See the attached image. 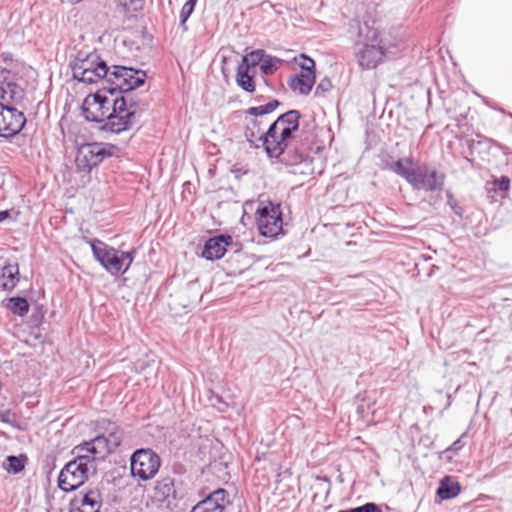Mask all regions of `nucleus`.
Returning <instances> with one entry per match:
<instances>
[{
  "label": "nucleus",
  "instance_id": "obj_4",
  "mask_svg": "<svg viewBox=\"0 0 512 512\" xmlns=\"http://www.w3.org/2000/svg\"><path fill=\"white\" fill-rule=\"evenodd\" d=\"M118 95L111 96L96 92L94 99L99 102L101 106L108 104L107 110L102 112L101 115H89V111L85 110L84 114L87 120L101 123L104 122L102 129L112 133L119 134L123 131L131 129L135 123V108L134 104L127 105V99L123 93L117 92Z\"/></svg>",
  "mask_w": 512,
  "mask_h": 512
},
{
  "label": "nucleus",
  "instance_id": "obj_20",
  "mask_svg": "<svg viewBox=\"0 0 512 512\" xmlns=\"http://www.w3.org/2000/svg\"><path fill=\"white\" fill-rule=\"evenodd\" d=\"M315 83V73L294 74L287 80L289 88L298 94L308 95Z\"/></svg>",
  "mask_w": 512,
  "mask_h": 512
},
{
  "label": "nucleus",
  "instance_id": "obj_36",
  "mask_svg": "<svg viewBox=\"0 0 512 512\" xmlns=\"http://www.w3.org/2000/svg\"><path fill=\"white\" fill-rule=\"evenodd\" d=\"M144 0H118L127 10L138 11L142 9Z\"/></svg>",
  "mask_w": 512,
  "mask_h": 512
},
{
  "label": "nucleus",
  "instance_id": "obj_6",
  "mask_svg": "<svg viewBox=\"0 0 512 512\" xmlns=\"http://www.w3.org/2000/svg\"><path fill=\"white\" fill-rule=\"evenodd\" d=\"M90 246L94 258L113 276L126 273L136 254L135 249L119 251L99 239H93Z\"/></svg>",
  "mask_w": 512,
  "mask_h": 512
},
{
  "label": "nucleus",
  "instance_id": "obj_40",
  "mask_svg": "<svg viewBox=\"0 0 512 512\" xmlns=\"http://www.w3.org/2000/svg\"><path fill=\"white\" fill-rule=\"evenodd\" d=\"M10 217V211L9 210H2L0 211V223L5 221Z\"/></svg>",
  "mask_w": 512,
  "mask_h": 512
},
{
  "label": "nucleus",
  "instance_id": "obj_14",
  "mask_svg": "<svg viewBox=\"0 0 512 512\" xmlns=\"http://www.w3.org/2000/svg\"><path fill=\"white\" fill-rule=\"evenodd\" d=\"M230 505L231 499L228 491L218 488L209 492L192 507L190 512H225Z\"/></svg>",
  "mask_w": 512,
  "mask_h": 512
},
{
  "label": "nucleus",
  "instance_id": "obj_33",
  "mask_svg": "<svg viewBox=\"0 0 512 512\" xmlns=\"http://www.w3.org/2000/svg\"><path fill=\"white\" fill-rule=\"evenodd\" d=\"M338 512H382V510L377 504L373 502H367L364 505L346 510H340Z\"/></svg>",
  "mask_w": 512,
  "mask_h": 512
},
{
  "label": "nucleus",
  "instance_id": "obj_25",
  "mask_svg": "<svg viewBox=\"0 0 512 512\" xmlns=\"http://www.w3.org/2000/svg\"><path fill=\"white\" fill-rule=\"evenodd\" d=\"M266 53L262 49L251 51L250 53L246 54L243 58L241 63L238 65V67H245L248 70H251L255 68L256 66H260Z\"/></svg>",
  "mask_w": 512,
  "mask_h": 512
},
{
  "label": "nucleus",
  "instance_id": "obj_15",
  "mask_svg": "<svg viewBox=\"0 0 512 512\" xmlns=\"http://www.w3.org/2000/svg\"><path fill=\"white\" fill-rule=\"evenodd\" d=\"M102 496L97 488L80 492L69 502V512H99Z\"/></svg>",
  "mask_w": 512,
  "mask_h": 512
},
{
  "label": "nucleus",
  "instance_id": "obj_41",
  "mask_svg": "<svg viewBox=\"0 0 512 512\" xmlns=\"http://www.w3.org/2000/svg\"><path fill=\"white\" fill-rule=\"evenodd\" d=\"M5 170L3 168H0V190L2 189V187L4 186L5 184Z\"/></svg>",
  "mask_w": 512,
  "mask_h": 512
},
{
  "label": "nucleus",
  "instance_id": "obj_27",
  "mask_svg": "<svg viewBox=\"0 0 512 512\" xmlns=\"http://www.w3.org/2000/svg\"><path fill=\"white\" fill-rule=\"evenodd\" d=\"M104 434L107 436L110 447L115 451L123 440V431L115 423L108 422V427L105 428Z\"/></svg>",
  "mask_w": 512,
  "mask_h": 512
},
{
  "label": "nucleus",
  "instance_id": "obj_32",
  "mask_svg": "<svg viewBox=\"0 0 512 512\" xmlns=\"http://www.w3.org/2000/svg\"><path fill=\"white\" fill-rule=\"evenodd\" d=\"M492 186L495 192H500L501 196L504 197V194L509 190L510 179L507 176H501L492 182Z\"/></svg>",
  "mask_w": 512,
  "mask_h": 512
},
{
  "label": "nucleus",
  "instance_id": "obj_39",
  "mask_svg": "<svg viewBox=\"0 0 512 512\" xmlns=\"http://www.w3.org/2000/svg\"><path fill=\"white\" fill-rule=\"evenodd\" d=\"M94 102H95L94 105H95V108H96V112L91 111L89 108L87 109L89 111V115L90 116H92L93 114L94 115H101L102 112H105L107 110L108 104H105V105L101 106L99 102H96L95 100H94Z\"/></svg>",
  "mask_w": 512,
  "mask_h": 512
},
{
  "label": "nucleus",
  "instance_id": "obj_31",
  "mask_svg": "<svg viewBox=\"0 0 512 512\" xmlns=\"http://www.w3.org/2000/svg\"><path fill=\"white\" fill-rule=\"evenodd\" d=\"M6 461H7V470L9 472L19 473L25 467L26 457L22 456V455H20V456L10 455L7 457Z\"/></svg>",
  "mask_w": 512,
  "mask_h": 512
},
{
  "label": "nucleus",
  "instance_id": "obj_3",
  "mask_svg": "<svg viewBox=\"0 0 512 512\" xmlns=\"http://www.w3.org/2000/svg\"><path fill=\"white\" fill-rule=\"evenodd\" d=\"M146 72L132 67L113 65L108 66L107 73L89 69L83 73L73 74V79L86 84L101 82L102 86L97 92L114 96L119 93L130 92L142 86L146 80Z\"/></svg>",
  "mask_w": 512,
  "mask_h": 512
},
{
  "label": "nucleus",
  "instance_id": "obj_7",
  "mask_svg": "<svg viewBox=\"0 0 512 512\" xmlns=\"http://www.w3.org/2000/svg\"><path fill=\"white\" fill-rule=\"evenodd\" d=\"M75 458L69 461L60 471L58 476V487L63 492H72L81 487L89 478L95 474L97 468L91 464L80 452H73Z\"/></svg>",
  "mask_w": 512,
  "mask_h": 512
},
{
  "label": "nucleus",
  "instance_id": "obj_11",
  "mask_svg": "<svg viewBox=\"0 0 512 512\" xmlns=\"http://www.w3.org/2000/svg\"><path fill=\"white\" fill-rule=\"evenodd\" d=\"M445 175L439 174L435 169H429L426 164L414 168L409 184L416 190L426 192L441 191L444 187Z\"/></svg>",
  "mask_w": 512,
  "mask_h": 512
},
{
  "label": "nucleus",
  "instance_id": "obj_5",
  "mask_svg": "<svg viewBox=\"0 0 512 512\" xmlns=\"http://www.w3.org/2000/svg\"><path fill=\"white\" fill-rule=\"evenodd\" d=\"M399 51V46L383 39L376 28L367 23L359 27L358 38L354 43V54L362 69H374L386 57L396 56Z\"/></svg>",
  "mask_w": 512,
  "mask_h": 512
},
{
  "label": "nucleus",
  "instance_id": "obj_26",
  "mask_svg": "<svg viewBox=\"0 0 512 512\" xmlns=\"http://www.w3.org/2000/svg\"><path fill=\"white\" fill-rule=\"evenodd\" d=\"M411 165L412 164V159L411 158H405V159H398L396 162H394L391 166H390V169L396 173L397 175L401 176L402 178H404L408 183L414 173V168H408L406 165Z\"/></svg>",
  "mask_w": 512,
  "mask_h": 512
},
{
  "label": "nucleus",
  "instance_id": "obj_8",
  "mask_svg": "<svg viewBox=\"0 0 512 512\" xmlns=\"http://www.w3.org/2000/svg\"><path fill=\"white\" fill-rule=\"evenodd\" d=\"M119 152L116 145L108 143H86L81 145L76 153L75 165L79 172L90 173L106 158Z\"/></svg>",
  "mask_w": 512,
  "mask_h": 512
},
{
  "label": "nucleus",
  "instance_id": "obj_16",
  "mask_svg": "<svg viewBox=\"0 0 512 512\" xmlns=\"http://www.w3.org/2000/svg\"><path fill=\"white\" fill-rule=\"evenodd\" d=\"M72 75L76 73H83L89 69H96L97 71H103V74L107 73L108 65L101 59V57L95 53H87L84 51H78L69 64Z\"/></svg>",
  "mask_w": 512,
  "mask_h": 512
},
{
  "label": "nucleus",
  "instance_id": "obj_17",
  "mask_svg": "<svg viewBox=\"0 0 512 512\" xmlns=\"http://www.w3.org/2000/svg\"><path fill=\"white\" fill-rule=\"evenodd\" d=\"M233 244V238L229 234H220L209 238L202 250V257L209 261L221 259L229 246Z\"/></svg>",
  "mask_w": 512,
  "mask_h": 512
},
{
  "label": "nucleus",
  "instance_id": "obj_42",
  "mask_svg": "<svg viewBox=\"0 0 512 512\" xmlns=\"http://www.w3.org/2000/svg\"><path fill=\"white\" fill-rule=\"evenodd\" d=\"M459 443H460V440H457L456 442H454L452 445V449H454V450L458 449Z\"/></svg>",
  "mask_w": 512,
  "mask_h": 512
},
{
  "label": "nucleus",
  "instance_id": "obj_10",
  "mask_svg": "<svg viewBox=\"0 0 512 512\" xmlns=\"http://www.w3.org/2000/svg\"><path fill=\"white\" fill-rule=\"evenodd\" d=\"M161 465V459L152 449H138L130 459L131 473L134 477L146 481L153 478Z\"/></svg>",
  "mask_w": 512,
  "mask_h": 512
},
{
  "label": "nucleus",
  "instance_id": "obj_23",
  "mask_svg": "<svg viewBox=\"0 0 512 512\" xmlns=\"http://www.w3.org/2000/svg\"><path fill=\"white\" fill-rule=\"evenodd\" d=\"M2 304L12 314L20 317L26 316L30 309L28 300L22 296L10 297L3 301Z\"/></svg>",
  "mask_w": 512,
  "mask_h": 512
},
{
  "label": "nucleus",
  "instance_id": "obj_29",
  "mask_svg": "<svg viewBox=\"0 0 512 512\" xmlns=\"http://www.w3.org/2000/svg\"><path fill=\"white\" fill-rule=\"evenodd\" d=\"M196 3H197V0H187L184 3V5L180 11V15H179L180 27L182 28V30L184 32H186L188 30V26L186 23H187V20L189 19V17L191 16V14L193 13Z\"/></svg>",
  "mask_w": 512,
  "mask_h": 512
},
{
  "label": "nucleus",
  "instance_id": "obj_34",
  "mask_svg": "<svg viewBox=\"0 0 512 512\" xmlns=\"http://www.w3.org/2000/svg\"><path fill=\"white\" fill-rule=\"evenodd\" d=\"M302 61L300 62V67L302 69L301 73H315V61L306 56L305 54H301Z\"/></svg>",
  "mask_w": 512,
  "mask_h": 512
},
{
  "label": "nucleus",
  "instance_id": "obj_22",
  "mask_svg": "<svg viewBox=\"0 0 512 512\" xmlns=\"http://www.w3.org/2000/svg\"><path fill=\"white\" fill-rule=\"evenodd\" d=\"M460 492L461 486L459 482L452 480L449 476H445L441 479L436 494L441 500H449L458 496Z\"/></svg>",
  "mask_w": 512,
  "mask_h": 512
},
{
  "label": "nucleus",
  "instance_id": "obj_2",
  "mask_svg": "<svg viewBox=\"0 0 512 512\" xmlns=\"http://www.w3.org/2000/svg\"><path fill=\"white\" fill-rule=\"evenodd\" d=\"M24 95V89L14 82L11 72L0 68V137L13 138L24 128L26 117L16 107Z\"/></svg>",
  "mask_w": 512,
  "mask_h": 512
},
{
  "label": "nucleus",
  "instance_id": "obj_19",
  "mask_svg": "<svg viewBox=\"0 0 512 512\" xmlns=\"http://www.w3.org/2000/svg\"><path fill=\"white\" fill-rule=\"evenodd\" d=\"M20 282V271L17 263H7L0 269V291L12 292Z\"/></svg>",
  "mask_w": 512,
  "mask_h": 512
},
{
  "label": "nucleus",
  "instance_id": "obj_38",
  "mask_svg": "<svg viewBox=\"0 0 512 512\" xmlns=\"http://www.w3.org/2000/svg\"><path fill=\"white\" fill-rule=\"evenodd\" d=\"M486 142H489V140L488 139H484V140L471 139V140H469L468 141L469 154L473 155L475 153V151L477 150L478 146H480Z\"/></svg>",
  "mask_w": 512,
  "mask_h": 512
},
{
  "label": "nucleus",
  "instance_id": "obj_30",
  "mask_svg": "<svg viewBox=\"0 0 512 512\" xmlns=\"http://www.w3.org/2000/svg\"><path fill=\"white\" fill-rule=\"evenodd\" d=\"M280 63V59L266 54L260 65V70L265 75H271L277 70Z\"/></svg>",
  "mask_w": 512,
  "mask_h": 512
},
{
  "label": "nucleus",
  "instance_id": "obj_9",
  "mask_svg": "<svg viewBox=\"0 0 512 512\" xmlns=\"http://www.w3.org/2000/svg\"><path fill=\"white\" fill-rule=\"evenodd\" d=\"M259 233L264 237H276L283 232V219L280 204L260 201L256 213Z\"/></svg>",
  "mask_w": 512,
  "mask_h": 512
},
{
  "label": "nucleus",
  "instance_id": "obj_1",
  "mask_svg": "<svg viewBox=\"0 0 512 512\" xmlns=\"http://www.w3.org/2000/svg\"><path fill=\"white\" fill-rule=\"evenodd\" d=\"M301 114L298 110H289L270 124L263 136V148L271 159H278L286 166L301 164L307 155L297 148L289 149V143L299 130Z\"/></svg>",
  "mask_w": 512,
  "mask_h": 512
},
{
  "label": "nucleus",
  "instance_id": "obj_28",
  "mask_svg": "<svg viewBox=\"0 0 512 512\" xmlns=\"http://www.w3.org/2000/svg\"><path fill=\"white\" fill-rule=\"evenodd\" d=\"M279 105L280 101L273 99L264 105L249 107L245 110V114L253 117L263 116L273 112Z\"/></svg>",
  "mask_w": 512,
  "mask_h": 512
},
{
  "label": "nucleus",
  "instance_id": "obj_21",
  "mask_svg": "<svg viewBox=\"0 0 512 512\" xmlns=\"http://www.w3.org/2000/svg\"><path fill=\"white\" fill-rule=\"evenodd\" d=\"M246 140L249 142L250 147L259 148L263 147V136L265 133L261 130V121L257 119H251L247 122L245 132H244Z\"/></svg>",
  "mask_w": 512,
  "mask_h": 512
},
{
  "label": "nucleus",
  "instance_id": "obj_12",
  "mask_svg": "<svg viewBox=\"0 0 512 512\" xmlns=\"http://www.w3.org/2000/svg\"><path fill=\"white\" fill-rule=\"evenodd\" d=\"M73 452H80L97 468L98 462L103 461L108 454L114 452V449L110 447L107 436L103 433L75 446Z\"/></svg>",
  "mask_w": 512,
  "mask_h": 512
},
{
  "label": "nucleus",
  "instance_id": "obj_35",
  "mask_svg": "<svg viewBox=\"0 0 512 512\" xmlns=\"http://www.w3.org/2000/svg\"><path fill=\"white\" fill-rule=\"evenodd\" d=\"M447 204L456 215L460 217L463 215V208L458 204L451 191H447Z\"/></svg>",
  "mask_w": 512,
  "mask_h": 512
},
{
  "label": "nucleus",
  "instance_id": "obj_18",
  "mask_svg": "<svg viewBox=\"0 0 512 512\" xmlns=\"http://www.w3.org/2000/svg\"><path fill=\"white\" fill-rule=\"evenodd\" d=\"M174 478L167 476L159 479L154 487V497L168 505L177 498Z\"/></svg>",
  "mask_w": 512,
  "mask_h": 512
},
{
  "label": "nucleus",
  "instance_id": "obj_13",
  "mask_svg": "<svg viewBox=\"0 0 512 512\" xmlns=\"http://www.w3.org/2000/svg\"><path fill=\"white\" fill-rule=\"evenodd\" d=\"M73 452H80L97 468L98 462L103 461L108 454L114 452V449L110 447L107 436L103 433L75 446Z\"/></svg>",
  "mask_w": 512,
  "mask_h": 512
},
{
  "label": "nucleus",
  "instance_id": "obj_37",
  "mask_svg": "<svg viewBox=\"0 0 512 512\" xmlns=\"http://www.w3.org/2000/svg\"><path fill=\"white\" fill-rule=\"evenodd\" d=\"M332 88V83L329 78H323L317 85L315 94L321 95L328 92Z\"/></svg>",
  "mask_w": 512,
  "mask_h": 512
},
{
  "label": "nucleus",
  "instance_id": "obj_24",
  "mask_svg": "<svg viewBox=\"0 0 512 512\" xmlns=\"http://www.w3.org/2000/svg\"><path fill=\"white\" fill-rule=\"evenodd\" d=\"M236 82L244 91L252 93L255 91L254 75L245 67H238L236 73Z\"/></svg>",
  "mask_w": 512,
  "mask_h": 512
}]
</instances>
